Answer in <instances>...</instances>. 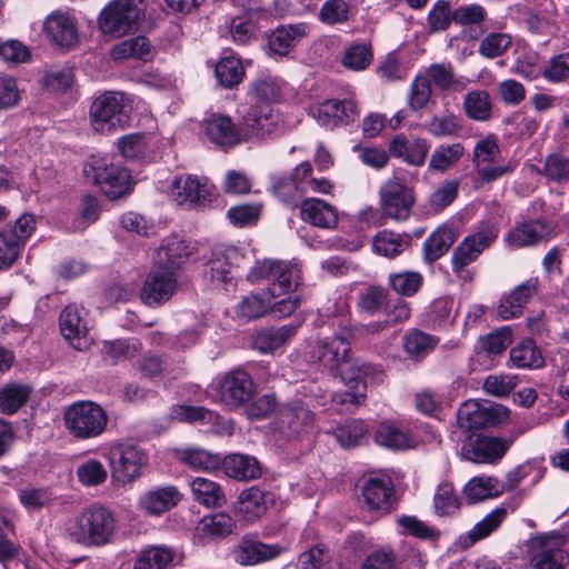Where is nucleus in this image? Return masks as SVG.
Here are the masks:
<instances>
[{"mask_svg": "<svg viewBox=\"0 0 569 569\" xmlns=\"http://www.w3.org/2000/svg\"><path fill=\"white\" fill-rule=\"evenodd\" d=\"M110 56L113 60L133 58L148 61L152 58V48L148 38L139 36L116 44L111 49Z\"/></svg>", "mask_w": 569, "mask_h": 569, "instance_id": "ea45409f", "label": "nucleus"}, {"mask_svg": "<svg viewBox=\"0 0 569 569\" xmlns=\"http://www.w3.org/2000/svg\"><path fill=\"white\" fill-rule=\"evenodd\" d=\"M176 289V272L157 263L143 283L141 299L148 306H159L168 301Z\"/></svg>", "mask_w": 569, "mask_h": 569, "instance_id": "dca6fc26", "label": "nucleus"}, {"mask_svg": "<svg viewBox=\"0 0 569 569\" xmlns=\"http://www.w3.org/2000/svg\"><path fill=\"white\" fill-rule=\"evenodd\" d=\"M431 94L432 89L429 79L422 74L416 76L408 91V107L412 111H421L429 103Z\"/></svg>", "mask_w": 569, "mask_h": 569, "instance_id": "0e129e2a", "label": "nucleus"}, {"mask_svg": "<svg viewBox=\"0 0 569 569\" xmlns=\"http://www.w3.org/2000/svg\"><path fill=\"white\" fill-rule=\"evenodd\" d=\"M508 515L507 508L498 507L489 512L482 520L478 521L468 532L471 542H477L489 537L506 520Z\"/></svg>", "mask_w": 569, "mask_h": 569, "instance_id": "6e6d98bb", "label": "nucleus"}, {"mask_svg": "<svg viewBox=\"0 0 569 569\" xmlns=\"http://www.w3.org/2000/svg\"><path fill=\"white\" fill-rule=\"evenodd\" d=\"M498 481L491 477H475L465 486L463 498L476 503L499 495Z\"/></svg>", "mask_w": 569, "mask_h": 569, "instance_id": "de8ad7c7", "label": "nucleus"}, {"mask_svg": "<svg viewBox=\"0 0 569 569\" xmlns=\"http://www.w3.org/2000/svg\"><path fill=\"white\" fill-rule=\"evenodd\" d=\"M376 442L392 450L408 449L412 446L409 435L396 426L381 423L376 431Z\"/></svg>", "mask_w": 569, "mask_h": 569, "instance_id": "603ef678", "label": "nucleus"}, {"mask_svg": "<svg viewBox=\"0 0 569 569\" xmlns=\"http://www.w3.org/2000/svg\"><path fill=\"white\" fill-rule=\"evenodd\" d=\"M526 431V427H518L508 438L469 437L462 443L461 456L463 459L476 463H495L507 453L513 441Z\"/></svg>", "mask_w": 569, "mask_h": 569, "instance_id": "6e6552de", "label": "nucleus"}, {"mask_svg": "<svg viewBox=\"0 0 569 569\" xmlns=\"http://www.w3.org/2000/svg\"><path fill=\"white\" fill-rule=\"evenodd\" d=\"M459 118L453 113L435 114L423 123V129L433 138H455L461 131Z\"/></svg>", "mask_w": 569, "mask_h": 569, "instance_id": "a18cd8bd", "label": "nucleus"}, {"mask_svg": "<svg viewBox=\"0 0 569 569\" xmlns=\"http://www.w3.org/2000/svg\"><path fill=\"white\" fill-rule=\"evenodd\" d=\"M423 76L429 79V83L432 81L440 90L461 92L467 87V79L457 78L451 63H432Z\"/></svg>", "mask_w": 569, "mask_h": 569, "instance_id": "c9c22d12", "label": "nucleus"}, {"mask_svg": "<svg viewBox=\"0 0 569 569\" xmlns=\"http://www.w3.org/2000/svg\"><path fill=\"white\" fill-rule=\"evenodd\" d=\"M388 283L395 292L401 296L411 297L420 289L422 284V276L415 271L390 273Z\"/></svg>", "mask_w": 569, "mask_h": 569, "instance_id": "e2e57ef3", "label": "nucleus"}, {"mask_svg": "<svg viewBox=\"0 0 569 569\" xmlns=\"http://www.w3.org/2000/svg\"><path fill=\"white\" fill-rule=\"evenodd\" d=\"M415 202L413 190L398 177L388 179L379 189V204L385 218L395 221L408 220Z\"/></svg>", "mask_w": 569, "mask_h": 569, "instance_id": "9d476101", "label": "nucleus"}, {"mask_svg": "<svg viewBox=\"0 0 569 569\" xmlns=\"http://www.w3.org/2000/svg\"><path fill=\"white\" fill-rule=\"evenodd\" d=\"M439 339L418 329H411L403 338L405 351L410 358L420 360L430 353Z\"/></svg>", "mask_w": 569, "mask_h": 569, "instance_id": "c03bdc74", "label": "nucleus"}, {"mask_svg": "<svg viewBox=\"0 0 569 569\" xmlns=\"http://www.w3.org/2000/svg\"><path fill=\"white\" fill-rule=\"evenodd\" d=\"M429 149L430 144L426 139L417 137L409 140L403 133L396 134L389 143L391 156L417 167L425 163Z\"/></svg>", "mask_w": 569, "mask_h": 569, "instance_id": "393cba45", "label": "nucleus"}, {"mask_svg": "<svg viewBox=\"0 0 569 569\" xmlns=\"http://www.w3.org/2000/svg\"><path fill=\"white\" fill-rule=\"evenodd\" d=\"M109 461L113 481L127 486L141 477L148 456L139 446L124 442L111 448Z\"/></svg>", "mask_w": 569, "mask_h": 569, "instance_id": "1a4fd4ad", "label": "nucleus"}, {"mask_svg": "<svg viewBox=\"0 0 569 569\" xmlns=\"http://www.w3.org/2000/svg\"><path fill=\"white\" fill-rule=\"evenodd\" d=\"M43 32L51 43L66 49L72 48L79 40L77 19L70 11L51 12L43 22Z\"/></svg>", "mask_w": 569, "mask_h": 569, "instance_id": "a211bd4d", "label": "nucleus"}, {"mask_svg": "<svg viewBox=\"0 0 569 569\" xmlns=\"http://www.w3.org/2000/svg\"><path fill=\"white\" fill-rule=\"evenodd\" d=\"M456 232L452 228L442 226L435 230L423 242V258L432 263L441 258L456 241Z\"/></svg>", "mask_w": 569, "mask_h": 569, "instance_id": "e433bc0d", "label": "nucleus"}, {"mask_svg": "<svg viewBox=\"0 0 569 569\" xmlns=\"http://www.w3.org/2000/svg\"><path fill=\"white\" fill-rule=\"evenodd\" d=\"M301 218L312 226L331 229L338 223L337 209L318 198L306 199L301 203Z\"/></svg>", "mask_w": 569, "mask_h": 569, "instance_id": "7c9ffc66", "label": "nucleus"}, {"mask_svg": "<svg viewBox=\"0 0 569 569\" xmlns=\"http://www.w3.org/2000/svg\"><path fill=\"white\" fill-rule=\"evenodd\" d=\"M246 256L236 247L226 249L223 259H212L208 263V272L212 281L228 283L234 279L233 266L244 262Z\"/></svg>", "mask_w": 569, "mask_h": 569, "instance_id": "473e14b6", "label": "nucleus"}, {"mask_svg": "<svg viewBox=\"0 0 569 569\" xmlns=\"http://www.w3.org/2000/svg\"><path fill=\"white\" fill-rule=\"evenodd\" d=\"M411 243V237L407 233H396L382 230L373 238V249L377 253L387 258H395L406 251Z\"/></svg>", "mask_w": 569, "mask_h": 569, "instance_id": "58836bf2", "label": "nucleus"}, {"mask_svg": "<svg viewBox=\"0 0 569 569\" xmlns=\"http://www.w3.org/2000/svg\"><path fill=\"white\" fill-rule=\"evenodd\" d=\"M423 569L425 560L419 550L411 549L408 558H400L389 546L379 547L369 552L360 569Z\"/></svg>", "mask_w": 569, "mask_h": 569, "instance_id": "f3484780", "label": "nucleus"}, {"mask_svg": "<svg viewBox=\"0 0 569 569\" xmlns=\"http://www.w3.org/2000/svg\"><path fill=\"white\" fill-rule=\"evenodd\" d=\"M249 375L242 369H232L217 375L206 389L207 398L228 410L242 407L249 399Z\"/></svg>", "mask_w": 569, "mask_h": 569, "instance_id": "423d86ee", "label": "nucleus"}, {"mask_svg": "<svg viewBox=\"0 0 569 569\" xmlns=\"http://www.w3.org/2000/svg\"><path fill=\"white\" fill-rule=\"evenodd\" d=\"M170 417L181 422L210 426H217L220 420V416L212 410L201 406L187 405L173 406L170 410Z\"/></svg>", "mask_w": 569, "mask_h": 569, "instance_id": "37998d69", "label": "nucleus"}, {"mask_svg": "<svg viewBox=\"0 0 569 569\" xmlns=\"http://www.w3.org/2000/svg\"><path fill=\"white\" fill-rule=\"evenodd\" d=\"M181 459L197 470L213 471L221 465V457L200 448H190L182 451Z\"/></svg>", "mask_w": 569, "mask_h": 569, "instance_id": "680f3d73", "label": "nucleus"}, {"mask_svg": "<svg viewBox=\"0 0 569 569\" xmlns=\"http://www.w3.org/2000/svg\"><path fill=\"white\" fill-rule=\"evenodd\" d=\"M193 499L207 508H220L226 502L221 487L207 478L197 477L190 482Z\"/></svg>", "mask_w": 569, "mask_h": 569, "instance_id": "72a5a7b5", "label": "nucleus"}, {"mask_svg": "<svg viewBox=\"0 0 569 569\" xmlns=\"http://www.w3.org/2000/svg\"><path fill=\"white\" fill-rule=\"evenodd\" d=\"M18 498L28 512L40 511L50 506L53 500L51 491L47 488L26 487L18 491Z\"/></svg>", "mask_w": 569, "mask_h": 569, "instance_id": "13d9d810", "label": "nucleus"}, {"mask_svg": "<svg viewBox=\"0 0 569 569\" xmlns=\"http://www.w3.org/2000/svg\"><path fill=\"white\" fill-rule=\"evenodd\" d=\"M559 536L540 535L528 541V557L532 569H563L568 562Z\"/></svg>", "mask_w": 569, "mask_h": 569, "instance_id": "9b49d317", "label": "nucleus"}, {"mask_svg": "<svg viewBox=\"0 0 569 569\" xmlns=\"http://www.w3.org/2000/svg\"><path fill=\"white\" fill-rule=\"evenodd\" d=\"M181 500L182 493L176 486L154 487L140 495L137 508L147 516L160 517L178 506Z\"/></svg>", "mask_w": 569, "mask_h": 569, "instance_id": "6ab92c4d", "label": "nucleus"}, {"mask_svg": "<svg viewBox=\"0 0 569 569\" xmlns=\"http://www.w3.org/2000/svg\"><path fill=\"white\" fill-rule=\"evenodd\" d=\"M118 521L114 513L102 505H91L83 509L67 527L68 537L83 546H104L117 533Z\"/></svg>", "mask_w": 569, "mask_h": 569, "instance_id": "f257e3e1", "label": "nucleus"}, {"mask_svg": "<svg viewBox=\"0 0 569 569\" xmlns=\"http://www.w3.org/2000/svg\"><path fill=\"white\" fill-rule=\"evenodd\" d=\"M359 117L357 102L352 98L328 99L317 108L318 123L328 129L348 126Z\"/></svg>", "mask_w": 569, "mask_h": 569, "instance_id": "aec40b11", "label": "nucleus"}, {"mask_svg": "<svg viewBox=\"0 0 569 569\" xmlns=\"http://www.w3.org/2000/svg\"><path fill=\"white\" fill-rule=\"evenodd\" d=\"M299 327L300 323H289L277 329L264 328L256 333L251 347L261 353H272L286 345L297 333Z\"/></svg>", "mask_w": 569, "mask_h": 569, "instance_id": "2f4dec72", "label": "nucleus"}, {"mask_svg": "<svg viewBox=\"0 0 569 569\" xmlns=\"http://www.w3.org/2000/svg\"><path fill=\"white\" fill-rule=\"evenodd\" d=\"M59 326L62 336L71 342L73 348L83 350L89 346L87 322L76 305H69L61 311Z\"/></svg>", "mask_w": 569, "mask_h": 569, "instance_id": "b1692460", "label": "nucleus"}, {"mask_svg": "<svg viewBox=\"0 0 569 569\" xmlns=\"http://www.w3.org/2000/svg\"><path fill=\"white\" fill-rule=\"evenodd\" d=\"M181 560V553L172 548L150 546L140 551L134 569H174Z\"/></svg>", "mask_w": 569, "mask_h": 569, "instance_id": "cd10ccee", "label": "nucleus"}, {"mask_svg": "<svg viewBox=\"0 0 569 569\" xmlns=\"http://www.w3.org/2000/svg\"><path fill=\"white\" fill-rule=\"evenodd\" d=\"M279 121L278 112H274L268 101H262L251 110V137L263 138L271 134Z\"/></svg>", "mask_w": 569, "mask_h": 569, "instance_id": "a19ab883", "label": "nucleus"}, {"mask_svg": "<svg viewBox=\"0 0 569 569\" xmlns=\"http://www.w3.org/2000/svg\"><path fill=\"white\" fill-rule=\"evenodd\" d=\"M371 60V47L367 43L353 42L346 48L342 64L350 70L361 71L369 67Z\"/></svg>", "mask_w": 569, "mask_h": 569, "instance_id": "052dcab7", "label": "nucleus"}, {"mask_svg": "<svg viewBox=\"0 0 569 569\" xmlns=\"http://www.w3.org/2000/svg\"><path fill=\"white\" fill-rule=\"evenodd\" d=\"M281 267L283 268L278 269L271 289L273 290L277 286L281 293H290L298 289L302 282L301 266L293 259L291 261H283Z\"/></svg>", "mask_w": 569, "mask_h": 569, "instance_id": "3c124183", "label": "nucleus"}, {"mask_svg": "<svg viewBox=\"0 0 569 569\" xmlns=\"http://www.w3.org/2000/svg\"><path fill=\"white\" fill-rule=\"evenodd\" d=\"M397 523L402 528L403 535L428 541H436L440 537V531L437 528L428 526L416 516H400L397 518Z\"/></svg>", "mask_w": 569, "mask_h": 569, "instance_id": "4d7b16f0", "label": "nucleus"}, {"mask_svg": "<svg viewBox=\"0 0 569 569\" xmlns=\"http://www.w3.org/2000/svg\"><path fill=\"white\" fill-rule=\"evenodd\" d=\"M204 136L216 147L227 151L240 143L239 132L229 117L212 114L203 123Z\"/></svg>", "mask_w": 569, "mask_h": 569, "instance_id": "4be33fe9", "label": "nucleus"}, {"mask_svg": "<svg viewBox=\"0 0 569 569\" xmlns=\"http://www.w3.org/2000/svg\"><path fill=\"white\" fill-rule=\"evenodd\" d=\"M435 512L439 516L452 515L460 508V502L452 485L445 482L437 488L433 498Z\"/></svg>", "mask_w": 569, "mask_h": 569, "instance_id": "338daca9", "label": "nucleus"}, {"mask_svg": "<svg viewBox=\"0 0 569 569\" xmlns=\"http://www.w3.org/2000/svg\"><path fill=\"white\" fill-rule=\"evenodd\" d=\"M510 362L519 369H539L543 367L545 359L541 350L531 339H523L511 348Z\"/></svg>", "mask_w": 569, "mask_h": 569, "instance_id": "f704fd0d", "label": "nucleus"}, {"mask_svg": "<svg viewBox=\"0 0 569 569\" xmlns=\"http://www.w3.org/2000/svg\"><path fill=\"white\" fill-rule=\"evenodd\" d=\"M171 192L178 204L189 208H204L216 197V188L206 177L181 174L174 178Z\"/></svg>", "mask_w": 569, "mask_h": 569, "instance_id": "f8f14e48", "label": "nucleus"}, {"mask_svg": "<svg viewBox=\"0 0 569 569\" xmlns=\"http://www.w3.org/2000/svg\"><path fill=\"white\" fill-rule=\"evenodd\" d=\"M144 10V0H112L98 17L99 30L104 36L121 38L137 29Z\"/></svg>", "mask_w": 569, "mask_h": 569, "instance_id": "20e7f679", "label": "nucleus"}, {"mask_svg": "<svg viewBox=\"0 0 569 569\" xmlns=\"http://www.w3.org/2000/svg\"><path fill=\"white\" fill-rule=\"evenodd\" d=\"M194 250L193 242L173 234L167 238L160 247L157 253V263L176 272L180 264L192 256Z\"/></svg>", "mask_w": 569, "mask_h": 569, "instance_id": "c85d7f7f", "label": "nucleus"}, {"mask_svg": "<svg viewBox=\"0 0 569 569\" xmlns=\"http://www.w3.org/2000/svg\"><path fill=\"white\" fill-rule=\"evenodd\" d=\"M466 116L476 121H488L492 116L490 94L486 90L468 92L462 103Z\"/></svg>", "mask_w": 569, "mask_h": 569, "instance_id": "79ce46f5", "label": "nucleus"}, {"mask_svg": "<svg viewBox=\"0 0 569 569\" xmlns=\"http://www.w3.org/2000/svg\"><path fill=\"white\" fill-rule=\"evenodd\" d=\"M66 429L80 440L100 436L108 423L106 411L96 402L83 400L68 406L63 413Z\"/></svg>", "mask_w": 569, "mask_h": 569, "instance_id": "39448f33", "label": "nucleus"}, {"mask_svg": "<svg viewBox=\"0 0 569 569\" xmlns=\"http://www.w3.org/2000/svg\"><path fill=\"white\" fill-rule=\"evenodd\" d=\"M551 229L541 220H530L517 223L505 237V242L511 248H525L547 241Z\"/></svg>", "mask_w": 569, "mask_h": 569, "instance_id": "5701e85b", "label": "nucleus"}, {"mask_svg": "<svg viewBox=\"0 0 569 569\" xmlns=\"http://www.w3.org/2000/svg\"><path fill=\"white\" fill-rule=\"evenodd\" d=\"M543 174L547 179L565 183L569 181V157L562 153H552L546 158Z\"/></svg>", "mask_w": 569, "mask_h": 569, "instance_id": "774afa93", "label": "nucleus"}, {"mask_svg": "<svg viewBox=\"0 0 569 569\" xmlns=\"http://www.w3.org/2000/svg\"><path fill=\"white\" fill-rule=\"evenodd\" d=\"M214 74L219 84L224 88H232L242 80L244 69L238 58L227 56L216 64Z\"/></svg>", "mask_w": 569, "mask_h": 569, "instance_id": "8fccbe9b", "label": "nucleus"}, {"mask_svg": "<svg viewBox=\"0 0 569 569\" xmlns=\"http://www.w3.org/2000/svg\"><path fill=\"white\" fill-rule=\"evenodd\" d=\"M389 292L381 286H368L358 295L357 306L361 312L370 316L381 310L388 301Z\"/></svg>", "mask_w": 569, "mask_h": 569, "instance_id": "5fc2aeb1", "label": "nucleus"}, {"mask_svg": "<svg viewBox=\"0 0 569 569\" xmlns=\"http://www.w3.org/2000/svg\"><path fill=\"white\" fill-rule=\"evenodd\" d=\"M308 33L309 26L303 22L280 26L269 36V49L276 54L286 56Z\"/></svg>", "mask_w": 569, "mask_h": 569, "instance_id": "c756f323", "label": "nucleus"}, {"mask_svg": "<svg viewBox=\"0 0 569 569\" xmlns=\"http://www.w3.org/2000/svg\"><path fill=\"white\" fill-rule=\"evenodd\" d=\"M76 475L83 487L92 488L107 481L108 469L99 459L88 458L78 465Z\"/></svg>", "mask_w": 569, "mask_h": 569, "instance_id": "49530a36", "label": "nucleus"}, {"mask_svg": "<svg viewBox=\"0 0 569 569\" xmlns=\"http://www.w3.org/2000/svg\"><path fill=\"white\" fill-rule=\"evenodd\" d=\"M313 425V412L299 403L281 408L276 421L277 430L288 438L310 432Z\"/></svg>", "mask_w": 569, "mask_h": 569, "instance_id": "412c9836", "label": "nucleus"}, {"mask_svg": "<svg viewBox=\"0 0 569 569\" xmlns=\"http://www.w3.org/2000/svg\"><path fill=\"white\" fill-rule=\"evenodd\" d=\"M83 171L109 199L116 200L130 192V172L108 156H91Z\"/></svg>", "mask_w": 569, "mask_h": 569, "instance_id": "7ed1b4c3", "label": "nucleus"}, {"mask_svg": "<svg viewBox=\"0 0 569 569\" xmlns=\"http://www.w3.org/2000/svg\"><path fill=\"white\" fill-rule=\"evenodd\" d=\"M351 332L346 331L336 335L330 339L319 340L312 350V358L322 365L332 375H340L349 366H355V361L349 360Z\"/></svg>", "mask_w": 569, "mask_h": 569, "instance_id": "ddd939ff", "label": "nucleus"}, {"mask_svg": "<svg viewBox=\"0 0 569 569\" xmlns=\"http://www.w3.org/2000/svg\"><path fill=\"white\" fill-rule=\"evenodd\" d=\"M498 232L499 230L495 224L486 223L476 232L467 236L452 252V271L461 279L471 280L472 274L467 267L475 262L496 241Z\"/></svg>", "mask_w": 569, "mask_h": 569, "instance_id": "0eeeda50", "label": "nucleus"}, {"mask_svg": "<svg viewBox=\"0 0 569 569\" xmlns=\"http://www.w3.org/2000/svg\"><path fill=\"white\" fill-rule=\"evenodd\" d=\"M362 497L370 510L389 511L392 503L393 486L389 478L372 477L362 486Z\"/></svg>", "mask_w": 569, "mask_h": 569, "instance_id": "bb28decb", "label": "nucleus"}, {"mask_svg": "<svg viewBox=\"0 0 569 569\" xmlns=\"http://www.w3.org/2000/svg\"><path fill=\"white\" fill-rule=\"evenodd\" d=\"M234 521L227 513L206 516L197 526V532L204 537L220 538L231 533Z\"/></svg>", "mask_w": 569, "mask_h": 569, "instance_id": "864d4df0", "label": "nucleus"}, {"mask_svg": "<svg viewBox=\"0 0 569 569\" xmlns=\"http://www.w3.org/2000/svg\"><path fill=\"white\" fill-rule=\"evenodd\" d=\"M376 367L363 361L356 360L355 366H349L341 371V380L348 387L345 392L336 393L333 401L339 405H348L357 408L366 399L367 383L366 379L376 373Z\"/></svg>", "mask_w": 569, "mask_h": 569, "instance_id": "2eb2a0df", "label": "nucleus"}, {"mask_svg": "<svg viewBox=\"0 0 569 569\" xmlns=\"http://www.w3.org/2000/svg\"><path fill=\"white\" fill-rule=\"evenodd\" d=\"M466 153L461 142L441 143L432 152L429 160L431 171L445 172L459 163Z\"/></svg>", "mask_w": 569, "mask_h": 569, "instance_id": "4c0bfd02", "label": "nucleus"}, {"mask_svg": "<svg viewBox=\"0 0 569 569\" xmlns=\"http://www.w3.org/2000/svg\"><path fill=\"white\" fill-rule=\"evenodd\" d=\"M30 388L23 385L10 383L0 389V412L16 413L29 399Z\"/></svg>", "mask_w": 569, "mask_h": 569, "instance_id": "09e8293b", "label": "nucleus"}, {"mask_svg": "<svg viewBox=\"0 0 569 569\" xmlns=\"http://www.w3.org/2000/svg\"><path fill=\"white\" fill-rule=\"evenodd\" d=\"M132 111V99L120 91H106L96 97L90 107V122L94 131L109 133L123 130Z\"/></svg>", "mask_w": 569, "mask_h": 569, "instance_id": "f03ea898", "label": "nucleus"}, {"mask_svg": "<svg viewBox=\"0 0 569 569\" xmlns=\"http://www.w3.org/2000/svg\"><path fill=\"white\" fill-rule=\"evenodd\" d=\"M511 343V328L503 327L478 340V348L489 357L501 355Z\"/></svg>", "mask_w": 569, "mask_h": 569, "instance_id": "bf43d9fd", "label": "nucleus"}, {"mask_svg": "<svg viewBox=\"0 0 569 569\" xmlns=\"http://www.w3.org/2000/svg\"><path fill=\"white\" fill-rule=\"evenodd\" d=\"M508 415L509 410L503 406L468 400L459 407L457 422L463 430L482 429L501 423Z\"/></svg>", "mask_w": 569, "mask_h": 569, "instance_id": "4468645a", "label": "nucleus"}, {"mask_svg": "<svg viewBox=\"0 0 569 569\" xmlns=\"http://www.w3.org/2000/svg\"><path fill=\"white\" fill-rule=\"evenodd\" d=\"M274 194L287 204L297 203L307 192V188L300 184L292 177H282L274 180L272 184Z\"/></svg>", "mask_w": 569, "mask_h": 569, "instance_id": "69168bd1", "label": "nucleus"}, {"mask_svg": "<svg viewBox=\"0 0 569 569\" xmlns=\"http://www.w3.org/2000/svg\"><path fill=\"white\" fill-rule=\"evenodd\" d=\"M538 278H530L517 286L508 296L500 300L498 313L503 320L517 318L522 313L525 305L537 293Z\"/></svg>", "mask_w": 569, "mask_h": 569, "instance_id": "a878e982", "label": "nucleus"}]
</instances>
